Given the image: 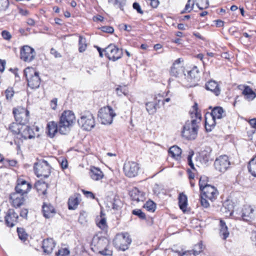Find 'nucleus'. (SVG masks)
I'll return each mask as SVG.
<instances>
[{
    "label": "nucleus",
    "mask_w": 256,
    "mask_h": 256,
    "mask_svg": "<svg viewBox=\"0 0 256 256\" xmlns=\"http://www.w3.org/2000/svg\"><path fill=\"white\" fill-rule=\"evenodd\" d=\"M192 0H188L187 4H186L184 8V10L182 12V13H184V11H188V12H190L193 8V6H194V2H192V6L190 7V2Z\"/></svg>",
    "instance_id": "obj_54"
},
{
    "label": "nucleus",
    "mask_w": 256,
    "mask_h": 256,
    "mask_svg": "<svg viewBox=\"0 0 256 256\" xmlns=\"http://www.w3.org/2000/svg\"><path fill=\"white\" fill-rule=\"evenodd\" d=\"M60 164L62 169H65L68 168V162L66 159H62V162H60Z\"/></svg>",
    "instance_id": "obj_64"
},
{
    "label": "nucleus",
    "mask_w": 256,
    "mask_h": 256,
    "mask_svg": "<svg viewBox=\"0 0 256 256\" xmlns=\"http://www.w3.org/2000/svg\"><path fill=\"white\" fill-rule=\"evenodd\" d=\"M116 93L117 95L118 96H121L122 95H124L128 97V90L125 86H118L116 89Z\"/></svg>",
    "instance_id": "obj_39"
},
{
    "label": "nucleus",
    "mask_w": 256,
    "mask_h": 256,
    "mask_svg": "<svg viewBox=\"0 0 256 256\" xmlns=\"http://www.w3.org/2000/svg\"><path fill=\"white\" fill-rule=\"evenodd\" d=\"M248 168L252 175L256 177V155L250 160Z\"/></svg>",
    "instance_id": "obj_34"
},
{
    "label": "nucleus",
    "mask_w": 256,
    "mask_h": 256,
    "mask_svg": "<svg viewBox=\"0 0 256 256\" xmlns=\"http://www.w3.org/2000/svg\"><path fill=\"white\" fill-rule=\"evenodd\" d=\"M205 88L207 90L210 91L216 96H218L220 94L221 88L220 84L216 81L210 80L205 84Z\"/></svg>",
    "instance_id": "obj_18"
},
{
    "label": "nucleus",
    "mask_w": 256,
    "mask_h": 256,
    "mask_svg": "<svg viewBox=\"0 0 256 256\" xmlns=\"http://www.w3.org/2000/svg\"><path fill=\"white\" fill-rule=\"evenodd\" d=\"M132 214L134 215L137 216L140 218L144 220L146 218V215L140 210L136 209L134 210L132 212Z\"/></svg>",
    "instance_id": "obj_47"
},
{
    "label": "nucleus",
    "mask_w": 256,
    "mask_h": 256,
    "mask_svg": "<svg viewBox=\"0 0 256 256\" xmlns=\"http://www.w3.org/2000/svg\"><path fill=\"white\" fill-rule=\"evenodd\" d=\"M87 48L86 39L82 36H79L78 40V51L80 52H82L86 50Z\"/></svg>",
    "instance_id": "obj_37"
},
{
    "label": "nucleus",
    "mask_w": 256,
    "mask_h": 256,
    "mask_svg": "<svg viewBox=\"0 0 256 256\" xmlns=\"http://www.w3.org/2000/svg\"><path fill=\"white\" fill-rule=\"evenodd\" d=\"M244 89L242 92V94L245 96V98L248 100H254L256 96V93L252 90L249 86H244Z\"/></svg>",
    "instance_id": "obj_30"
},
{
    "label": "nucleus",
    "mask_w": 256,
    "mask_h": 256,
    "mask_svg": "<svg viewBox=\"0 0 256 256\" xmlns=\"http://www.w3.org/2000/svg\"><path fill=\"white\" fill-rule=\"evenodd\" d=\"M78 222L82 224H84L86 222V214L85 212H80L78 218Z\"/></svg>",
    "instance_id": "obj_50"
},
{
    "label": "nucleus",
    "mask_w": 256,
    "mask_h": 256,
    "mask_svg": "<svg viewBox=\"0 0 256 256\" xmlns=\"http://www.w3.org/2000/svg\"><path fill=\"white\" fill-rule=\"evenodd\" d=\"M2 38L6 40H10L12 38V36L10 32L6 30L2 31Z\"/></svg>",
    "instance_id": "obj_56"
},
{
    "label": "nucleus",
    "mask_w": 256,
    "mask_h": 256,
    "mask_svg": "<svg viewBox=\"0 0 256 256\" xmlns=\"http://www.w3.org/2000/svg\"><path fill=\"white\" fill-rule=\"evenodd\" d=\"M102 31L104 32L112 34L114 32V29L112 27L110 26H102L100 28Z\"/></svg>",
    "instance_id": "obj_52"
},
{
    "label": "nucleus",
    "mask_w": 256,
    "mask_h": 256,
    "mask_svg": "<svg viewBox=\"0 0 256 256\" xmlns=\"http://www.w3.org/2000/svg\"><path fill=\"white\" fill-rule=\"evenodd\" d=\"M78 197V194H74L69 198L68 201V207L69 210H75L76 208L79 204Z\"/></svg>",
    "instance_id": "obj_32"
},
{
    "label": "nucleus",
    "mask_w": 256,
    "mask_h": 256,
    "mask_svg": "<svg viewBox=\"0 0 256 256\" xmlns=\"http://www.w3.org/2000/svg\"><path fill=\"white\" fill-rule=\"evenodd\" d=\"M18 194H12L10 195V199L12 200V206L16 208L20 207L22 205L25 201L24 197L20 195V197H18Z\"/></svg>",
    "instance_id": "obj_24"
},
{
    "label": "nucleus",
    "mask_w": 256,
    "mask_h": 256,
    "mask_svg": "<svg viewBox=\"0 0 256 256\" xmlns=\"http://www.w3.org/2000/svg\"><path fill=\"white\" fill-rule=\"evenodd\" d=\"M97 226L102 230H105L106 227V220L105 218H101L100 220L97 223Z\"/></svg>",
    "instance_id": "obj_48"
},
{
    "label": "nucleus",
    "mask_w": 256,
    "mask_h": 256,
    "mask_svg": "<svg viewBox=\"0 0 256 256\" xmlns=\"http://www.w3.org/2000/svg\"><path fill=\"white\" fill-rule=\"evenodd\" d=\"M90 176L93 180H98L103 178L104 174L99 168L93 166L90 168Z\"/></svg>",
    "instance_id": "obj_25"
},
{
    "label": "nucleus",
    "mask_w": 256,
    "mask_h": 256,
    "mask_svg": "<svg viewBox=\"0 0 256 256\" xmlns=\"http://www.w3.org/2000/svg\"><path fill=\"white\" fill-rule=\"evenodd\" d=\"M201 194L212 202L216 198L218 192L214 186L210 184H206L204 185V190L201 191Z\"/></svg>",
    "instance_id": "obj_15"
},
{
    "label": "nucleus",
    "mask_w": 256,
    "mask_h": 256,
    "mask_svg": "<svg viewBox=\"0 0 256 256\" xmlns=\"http://www.w3.org/2000/svg\"><path fill=\"white\" fill-rule=\"evenodd\" d=\"M34 169L38 178H47L50 173V166L44 160H40L35 163Z\"/></svg>",
    "instance_id": "obj_8"
},
{
    "label": "nucleus",
    "mask_w": 256,
    "mask_h": 256,
    "mask_svg": "<svg viewBox=\"0 0 256 256\" xmlns=\"http://www.w3.org/2000/svg\"><path fill=\"white\" fill-rule=\"evenodd\" d=\"M130 196L132 200L136 202H142L144 200V194L136 188L130 192Z\"/></svg>",
    "instance_id": "obj_21"
},
{
    "label": "nucleus",
    "mask_w": 256,
    "mask_h": 256,
    "mask_svg": "<svg viewBox=\"0 0 256 256\" xmlns=\"http://www.w3.org/2000/svg\"><path fill=\"white\" fill-rule=\"evenodd\" d=\"M105 56L110 60L116 61L120 58L122 56V50L119 49L114 44L108 45L104 50Z\"/></svg>",
    "instance_id": "obj_11"
},
{
    "label": "nucleus",
    "mask_w": 256,
    "mask_h": 256,
    "mask_svg": "<svg viewBox=\"0 0 256 256\" xmlns=\"http://www.w3.org/2000/svg\"><path fill=\"white\" fill-rule=\"evenodd\" d=\"M220 234L223 240H226L229 236L228 227L223 220L220 222Z\"/></svg>",
    "instance_id": "obj_31"
},
{
    "label": "nucleus",
    "mask_w": 256,
    "mask_h": 256,
    "mask_svg": "<svg viewBox=\"0 0 256 256\" xmlns=\"http://www.w3.org/2000/svg\"><path fill=\"white\" fill-rule=\"evenodd\" d=\"M108 2L112 4L115 7L123 10L124 6L126 5V0H112L111 1L108 0Z\"/></svg>",
    "instance_id": "obj_38"
},
{
    "label": "nucleus",
    "mask_w": 256,
    "mask_h": 256,
    "mask_svg": "<svg viewBox=\"0 0 256 256\" xmlns=\"http://www.w3.org/2000/svg\"><path fill=\"white\" fill-rule=\"evenodd\" d=\"M230 165L229 158L226 155L220 156L214 162L216 170L220 172H224L230 168Z\"/></svg>",
    "instance_id": "obj_12"
},
{
    "label": "nucleus",
    "mask_w": 256,
    "mask_h": 256,
    "mask_svg": "<svg viewBox=\"0 0 256 256\" xmlns=\"http://www.w3.org/2000/svg\"><path fill=\"white\" fill-rule=\"evenodd\" d=\"M184 72V68L182 66H172L170 70V75L176 78H183Z\"/></svg>",
    "instance_id": "obj_23"
},
{
    "label": "nucleus",
    "mask_w": 256,
    "mask_h": 256,
    "mask_svg": "<svg viewBox=\"0 0 256 256\" xmlns=\"http://www.w3.org/2000/svg\"><path fill=\"white\" fill-rule=\"evenodd\" d=\"M75 116L71 110H65L61 114L58 122L59 132L66 134L70 130L75 121Z\"/></svg>",
    "instance_id": "obj_1"
},
{
    "label": "nucleus",
    "mask_w": 256,
    "mask_h": 256,
    "mask_svg": "<svg viewBox=\"0 0 256 256\" xmlns=\"http://www.w3.org/2000/svg\"><path fill=\"white\" fill-rule=\"evenodd\" d=\"M58 132H59L58 124L56 122L50 121L48 122L46 133L50 138H53Z\"/></svg>",
    "instance_id": "obj_19"
},
{
    "label": "nucleus",
    "mask_w": 256,
    "mask_h": 256,
    "mask_svg": "<svg viewBox=\"0 0 256 256\" xmlns=\"http://www.w3.org/2000/svg\"><path fill=\"white\" fill-rule=\"evenodd\" d=\"M200 197H201L200 202H201L202 206L206 208H208L210 206V204L206 200L207 198H206L204 197V196L202 194H201Z\"/></svg>",
    "instance_id": "obj_53"
},
{
    "label": "nucleus",
    "mask_w": 256,
    "mask_h": 256,
    "mask_svg": "<svg viewBox=\"0 0 256 256\" xmlns=\"http://www.w3.org/2000/svg\"><path fill=\"white\" fill-rule=\"evenodd\" d=\"M20 58L26 62H30L36 56L34 49L28 46H24L20 50Z\"/></svg>",
    "instance_id": "obj_14"
},
{
    "label": "nucleus",
    "mask_w": 256,
    "mask_h": 256,
    "mask_svg": "<svg viewBox=\"0 0 256 256\" xmlns=\"http://www.w3.org/2000/svg\"><path fill=\"white\" fill-rule=\"evenodd\" d=\"M13 114L16 121L21 125L26 124L29 120V112L24 108H18L13 109Z\"/></svg>",
    "instance_id": "obj_10"
},
{
    "label": "nucleus",
    "mask_w": 256,
    "mask_h": 256,
    "mask_svg": "<svg viewBox=\"0 0 256 256\" xmlns=\"http://www.w3.org/2000/svg\"><path fill=\"white\" fill-rule=\"evenodd\" d=\"M19 124L12 122V123L9 127L8 129L14 134H20V132Z\"/></svg>",
    "instance_id": "obj_40"
},
{
    "label": "nucleus",
    "mask_w": 256,
    "mask_h": 256,
    "mask_svg": "<svg viewBox=\"0 0 256 256\" xmlns=\"http://www.w3.org/2000/svg\"><path fill=\"white\" fill-rule=\"evenodd\" d=\"M24 74L28 87L31 89H36L40 87L41 80L38 72L33 68H27L24 70Z\"/></svg>",
    "instance_id": "obj_5"
},
{
    "label": "nucleus",
    "mask_w": 256,
    "mask_h": 256,
    "mask_svg": "<svg viewBox=\"0 0 256 256\" xmlns=\"http://www.w3.org/2000/svg\"><path fill=\"white\" fill-rule=\"evenodd\" d=\"M200 122L194 118L191 120H187L183 126L182 131V136L188 140H194L198 135V123Z\"/></svg>",
    "instance_id": "obj_2"
},
{
    "label": "nucleus",
    "mask_w": 256,
    "mask_h": 256,
    "mask_svg": "<svg viewBox=\"0 0 256 256\" xmlns=\"http://www.w3.org/2000/svg\"><path fill=\"white\" fill-rule=\"evenodd\" d=\"M211 152L210 148L207 147L200 153V160L202 164H206L210 160H212Z\"/></svg>",
    "instance_id": "obj_22"
},
{
    "label": "nucleus",
    "mask_w": 256,
    "mask_h": 256,
    "mask_svg": "<svg viewBox=\"0 0 256 256\" xmlns=\"http://www.w3.org/2000/svg\"><path fill=\"white\" fill-rule=\"evenodd\" d=\"M168 152L172 158L178 160L182 154V150L178 146H174L170 148Z\"/></svg>",
    "instance_id": "obj_33"
},
{
    "label": "nucleus",
    "mask_w": 256,
    "mask_h": 256,
    "mask_svg": "<svg viewBox=\"0 0 256 256\" xmlns=\"http://www.w3.org/2000/svg\"><path fill=\"white\" fill-rule=\"evenodd\" d=\"M226 112L220 106L214 107L212 110L210 116L212 118L211 120H208L206 116L205 118V128L207 131H210L212 128L216 124V120H220L225 117Z\"/></svg>",
    "instance_id": "obj_4"
},
{
    "label": "nucleus",
    "mask_w": 256,
    "mask_h": 256,
    "mask_svg": "<svg viewBox=\"0 0 256 256\" xmlns=\"http://www.w3.org/2000/svg\"><path fill=\"white\" fill-rule=\"evenodd\" d=\"M57 102L58 99L56 98H54L50 101V105L51 108L52 110H55L56 109L57 106Z\"/></svg>",
    "instance_id": "obj_59"
},
{
    "label": "nucleus",
    "mask_w": 256,
    "mask_h": 256,
    "mask_svg": "<svg viewBox=\"0 0 256 256\" xmlns=\"http://www.w3.org/2000/svg\"><path fill=\"white\" fill-rule=\"evenodd\" d=\"M193 108L194 110V114L196 115V119L198 118V121L200 122L201 120V116L200 114L198 112V104L196 103H195L194 105L193 106Z\"/></svg>",
    "instance_id": "obj_58"
},
{
    "label": "nucleus",
    "mask_w": 256,
    "mask_h": 256,
    "mask_svg": "<svg viewBox=\"0 0 256 256\" xmlns=\"http://www.w3.org/2000/svg\"><path fill=\"white\" fill-rule=\"evenodd\" d=\"M18 216L13 209H9L4 217L5 224L8 226L13 227L18 222Z\"/></svg>",
    "instance_id": "obj_16"
},
{
    "label": "nucleus",
    "mask_w": 256,
    "mask_h": 256,
    "mask_svg": "<svg viewBox=\"0 0 256 256\" xmlns=\"http://www.w3.org/2000/svg\"><path fill=\"white\" fill-rule=\"evenodd\" d=\"M132 7L138 13L143 14L144 12L142 10L140 6L138 3L136 2H134L132 4Z\"/></svg>",
    "instance_id": "obj_57"
},
{
    "label": "nucleus",
    "mask_w": 256,
    "mask_h": 256,
    "mask_svg": "<svg viewBox=\"0 0 256 256\" xmlns=\"http://www.w3.org/2000/svg\"><path fill=\"white\" fill-rule=\"evenodd\" d=\"M131 242L132 240L127 232L118 234L113 240L116 248L122 251L128 250Z\"/></svg>",
    "instance_id": "obj_7"
},
{
    "label": "nucleus",
    "mask_w": 256,
    "mask_h": 256,
    "mask_svg": "<svg viewBox=\"0 0 256 256\" xmlns=\"http://www.w3.org/2000/svg\"><path fill=\"white\" fill-rule=\"evenodd\" d=\"M139 169L138 164L134 162H128L124 166L125 174L129 178L136 176L138 174Z\"/></svg>",
    "instance_id": "obj_13"
},
{
    "label": "nucleus",
    "mask_w": 256,
    "mask_h": 256,
    "mask_svg": "<svg viewBox=\"0 0 256 256\" xmlns=\"http://www.w3.org/2000/svg\"><path fill=\"white\" fill-rule=\"evenodd\" d=\"M184 72V77L182 79V85L186 88H191L198 85V82L200 80V76L199 72L196 66H194L192 69Z\"/></svg>",
    "instance_id": "obj_3"
},
{
    "label": "nucleus",
    "mask_w": 256,
    "mask_h": 256,
    "mask_svg": "<svg viewBox=\"0 0 256 256\" xmlns=\"http://www.w3.org/2000/svg\"><path fill=\"white\" fill-rule=\"evenodd\" d=\"M8 0H0V12L5 11L8 7Z\"/></svg>",
    "instance_id": "obj_45"
},
{
    "label": "nucleus",
    "mask_w": 256,
    "mask_h": 256,
    "mask_svg": "<svg viewBox=\"0 0 256 256\" xmlns=\"http://www.w3.org/2000/svg\"><path fill=\"white\" fill-rule=\"evenodd\" d=\"M253 209L250 206H245L242 210V217L244 220H248L250 214L253 212Z\"/></svg>",
    "instance_id": "obj_35"
},
{
    "label": "nucleus",
    "mask_w": 256,
    "mask_h": 256,
    "mask_svg": "<svg viewBox=\"0 0 256 256\" xmlns=\"http://www.w3.org/2000/svg\"><path fill=\"white\" fill-rule=\"evenodd\" d=\"M144 207L146 208L147 210L154 212L156 210V205L154 202L150 200L146 202L144 204Z\"/></svg>",
    "instance_id": "obj_41"
},
{
    "label": "nucleus",
    "mask_w": 256,
    "mask_h": 256,
    "mask_svg": "<svg viewBox=\"0 0 256 256\" xmlns=\"http://www.w3.org/2000/svg\"><path fill=\"white\" fill-rule=\"evenodd\" d=\"M82 191H83L84 194L86 196V197H87L88 198H90L92 199L95 198L94 195L92 192H89V191H86V190H82Z\"/></svg>",
    "instance_id": "obj_60"
},
{
    "label": "nucleus",
    "mask_w": 256,
    "mask_h": 256,
    "mask_svg": "<svg viewBox=\"0 0 256 256\" xmlns=\"http://www.w3.org/2000/svg\"><path fill=\"white\" fill-rule=\"evenodd\" d=\"M28 214V210L26 208L21 210L20 212V216L23 218H27Z\"/></svg>",
    "instance_id": "obj_62"
},
{
    "label": "nucleus",
    "mask_w": 256,
    "mask_h": 256,
    "mask_svg": "<svg viewBox=\"0 0 256 256\" xmlns=\"http://www.w3.org/2000/svg\"><path fill=\"white\" fill-rule=\"evenodd\" d=\"M115 116L116 114L110 106L100 108L98 114V117L100 119L102 124H112L113 118Z\"/></svg>",
    "instance_id": "obj_9"
},
{
    "label": "nucleus",
    "mask_w": 256,
    "mask_h": 256,
    "mask_svg": "<svg viewBox=\"0 0 256 256\" xmlns=\"http://www.w3.org/2000/svg\"><path fill=\"white\" fill-rule=\"evenodd\" d=\"M94 243V246H96L97 248L100 250L104 248V246L108 244V240L105 238H97L94 239L92 241Z\"/></svg>",
    "instance_id": "obj_28"
},
{
    "label": "nucleus",
    "mask_w": 256,
    "mask_h": 256,
    "mask_svg": "<svg viewBox=\"0 0 256 256\" xmlns=\"http://www.w3.org/2000/svg\"><path fill=\"white\" fill-rule=\"evenodd\" d=\"M42 212L44 216L47 218L52 217L56 212L52 206L46 203H44L42 206Z\"/></svg>",
    "instance_id": "obj_26"
},
{
    "label": "nucleus",
    "mask_w": 256,
    "mask_h": 256,
    "mask_svg": "<svg viewBox=\"0 0 256 256\" xmlns=\"http://www.w3.org/2000/svg\"><path fill=\"white\" fill-rule=\"evenodd\" d=\"M98 252L103 256H112V251L110 249L108 244L104 246L102 250H99Z\"/></svg>",
    "instance_id": "obj_43"
},
{
    "label": "nucleus",
    "mask_w": 256,
    "mask_h": 256,
    "mask_svg": "<svg viewBox=\"0 0 256 256\" xmlns=\"http://www.w3.org/2000/svg\"><path fill=\"white\" fill-rule=\"evenodd\" d=\"M50 54L56 58H60L62 56L61 54L54 48H51Z\"/></svg>",
    "instance_id": "obj_61"
},
{
    "label": "nucleus",
    "mask_w": 256,
    "mask_h": 256,
    "mask_svg": "<svg viewBox=\"0 0 256 256\" xmlns=\"http://www.w3.org/2000/svg\"><path fill=\"white\" fill-rule=\"evenodd\" d=\"M6 97L7 100H10L14 96V92L12 88H8L5 91Z\"/></svg>",
    "instance_id": "obj_49"
},
{
    "label": "nucleus",
    "mask_w": 256,
    "mask_h": 256,
    "mask_svg": "<svg viewBox=\"0 0 256 256\" xmlns=\"http://www.w3.org/2000/svg\"><path fill=\"white\" fill-rule=\"evenodd\" d=\"M178 205L180 209L183 212H186L188 206V198L186 194L181 193L178 196Z\"/></svg>",
    "instance_id": "obj_29"
},
{
    "label": "nucleus",
    "mask_w": 256,
    "mask_h": 256,
    "mask_svg": "<svg viewBox=\"0 0 256 256\" xmlns=\"http://www.w3.org/2000/svg\"><path fill=\"white\" fill-rule=\"evenodd\" d=\"M32 188L31 184L26 180L18 178L17 180V184L15 187V190L18 192H22L26 195Z\"/></svg>",
    "instance_id": "obj_17"
},
{
    "label": "nucleus",
    "mask_w": 256,
    "mask_h": 256,
    "mask_svg": "<svg viewBox=\"0 0 256 256\" xmlns=\"http://www.w3.org/2000/svg\"><path fill=\"white\" fill-rule=\"evenodd\" d=\"M56 244L52 238H48L44 240L42 242V248L44 253L51 254L55 247Z\"/></svg>",
    "instance_id": "obj_20"
},
{
    "label": "nucleus",
    "mask_w": 256,
    "mask_h": 256,
    "mask_svg": "<svg viewBox=\"0 0 256 256\" xmlns=\"http://www.w3.org/2000/svg\"><path fill=\"white\" fill-rule=\"evenodd\" d=\"M17 232L19 236V238L22 240H25L27 238L28 234L25 232L24 229L21 228H17Z\"/></svg>",
    "instance_id": "obj_44"
},
{
    "label": "nucleus",
    "mask_w": 256,
    "mask_h": 256,
    "mask_svg": "<svg viewBox=\"0 0 256 256\" xmlns=\"http://www.w3.org/2000/svg\"><path fill=\"white\" fill-rule=\"evenodd\" d=\"M194 155V152L190 151L189 152V154L188 156V164L190 166V168L193 170H196V168L194 167V164L192 162V157Z\"/></svg>",
    "instance_id": "obj_46"
},
{
    "label": "nucleus",
    "mask_w": 256,
    "mask_h": 256,
    "mask_svg": "<svg viewBox=\"0 0 256 256\" xmlns=\"http://www.w3.org/2000/svg\"><path fill=\"white\" fill-rule=\"evenodd\" d=\"M70 254V251L66 248L59 250L56 253V256H68Z\"/></svg>",
    "instance_id": "obj_51"
},
{
    "label": "nucleus",
    "mask_w": 256,
    "mask_h": 256,
    "mask_svg": "<svg viewBox=\"0 0 256 256\" xmlns=\"http://www.w3.org/2000/svg\"><path fill=\"white\" fill-rule=\"evenodd\" d=\"M20 133L22 137L25 140L28 138L31 139L35 137V134L32 129L27 126L24 127L22 132Z\"/></svg>",
    "instance_id": "obj_27"
},
{
    "label": "nucleus",
    "mask_w": 256,
    "mask_h": 256,
    "mask_svg": "<svg viewBox=\"0 0 256 256\" xmlns=\"http://www.w3.org/2000/svg\"><path fill=\"white\" fill-rule=\"evenodd\" d=\"M122 202L118 196H115L112 202V208L114 210H118L121 206Z\"/></svg>",
    "instance_id": "obj_42"
},
{
    "label": "nucleus",
    "mask_w": 256,
    "mask_h": 256,
    "mask_svg": "<svg viewBox=\"0 0 256 256\" xmlns=\"http://www.w3.org/2000/svg\"><path fill=\"white\" fill-rule=\"evenodd\" d=\"M158 104L154 102H148L146 104V110L150 114L156 112Z\"/></svg>",
    "instance_id": "obj_36"
},
{
    "label": "nucleus",
    "mask_w": 256,
    "mask_h": 256,
    "mask_svg": "<svg viewBox=\"0 0 256 256\" xmlns=\"http://www.w3.org/2000/svg\"><path fill=\"white\" fill-rule=\"evenodd\" d=\"M206 184L204 180H202V178L200 177L199 180V186L200 192L204 190V185Z\"/></svg>",
    "instance_id": "obj_63"
},
{
    "label": "nucleus",
    "mask_w": 256,
    "mask_h": 256,
    "mask_svg": "<svg viewBox=\"0 0 256 256\" xmlns=\"http://www.w3.org/2000/svg\"><path fill=\"white\" fill-rule=\"evenodd\" d=\"M202 246L203 245L201 242L199 243L198 245L195 246L194 249L193 250V252L196 255L198 254L202 251Z\"/></svg>",
    "instance_id": "obj_55"
},
{
    "label": "nucleus",
    "mask_w": 256,
    "mask_h": 256,
    "mask_svg": "<svg viewBox=\"0 0 256 256\" xmlns=\"http://www.w3.org/2000/svg\"><path fill=\"white\" fill-rule=\"evenodd\" d=\"M80 118L78 120L79 126L84 130H90L95 126V120L93 114L89 111L80 114Z\"/></svg>",
    "instance_id": "obj_6"
}]
</instances>
